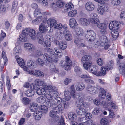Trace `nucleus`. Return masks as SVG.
Masks as SVG:
<instances>
[{
  "mask_svg": "<svg viewBox=\"0 0 125 125\" xmlns=\"http://www.w3.org/2000/svg\"><path fill=\"white\" fill-rule=\"evenodd\" d=\"M87 92L91 94H94L97 93L98 90L100 89V90L99 95L100 99H104L105 97L106 92L104 89L99 86L96 85V86L91 85H88L86 88Z\"/></svg>",
  "mask_w": 125,
  "mask_h": 125,
  "instance_id": "f257e3e1",
  "label": "nucleus"
},
{
  "mask_svg": "<svg viewBox=\"0 0 125 125\" xmlns=\"http://www.w3.org/2000/svg\"><path fill=\"white\" fill-rule=\"evenodd\" d=\"M53 101L55 103L52 105V107H54L56 110V112L59 113L60 111H62L63 109V106L61 103L62 99L59 97H57L54 98Z\"/></svg>",
  "mask_w": 125,
  "mask_h": 125,
  "instance_id": "f03ea898",
  "label": "nucleus"
},
{
  "mask_svg": "<svg viewBox=\"0 0 125 125\" xmlns=\"http://www.w3.org/2000/svg\"><path fill=\"white\" fill-rule=\"evenodd\" d=\"M72 62L68 56H66L64 61H61L60 63V65L63 67L65 70H69L72 64Z\"/></svg>",
  "mask_w": 125,
  "mask_h": 125,
  "instance_id": "7ed1b4c3",
  "label": "nucleus"
},
{
  "mask_svg": "<svg viewBox=\"0 0 125 125\" xmlns=\"http://www.w3.org/2000/svg\"><path fill=\"white\" fill-rule=\"evenodd\" d=\"M86 37L87 39L89 38L88 40V42L92 44L93 42L94 43V41H95V37L96 34L95 32L93 31L90 30L87 31L85 33Z\"/></svg>",
  "mask_w": 125,
  "mask_h": 125,
  "instance_id": "20e7f679",
  "label": "nucleus"
},
{
  "mask_svg": "<svg viewBox=\"0 0 125 125\" xmlns=\"http://www.w3.org/2000/svg\"><path fill=\"white\" fill-rule=\"evenodd\" d=\"M46 50L53 58L54 55L55 56L57 55L61 56L62 55V53L61 52H59L58 48H54V50L51 48H47Z\"/></svg>",
  "mask_w": 125,
  "mask_h": 125,
  "instance_id": "39448f33",
  "label": "nucleus"
},
{
  "mask_svg": "<svg viewBox=\"0 0 125 125\" xmlns=\"http://www.w3.org/2000/svg\"><path fill=\"white\" fill-rule=\"evenodd\" d=\"M119 24L120 23L117 21H113L109 24V29L112 30H117L120 27Z\"/></svg>",
  "mask_w": 125,
  "mask_h": 125,
  "instance_id": "423d86ee",
  "label": "nucleus"
},
{
  "mask_svg": "<svg viewBox=\"0 0 125 125\" xmlns=\"http://www.w3.org/2000/svg\"><path fill=\"white\" fill-rule=\"evenodd\" d=\"M108 9L106 5L104 4L99 7L97 9V11L99 14L103 15L104 14L105 11H108Z\"/></svg>",
  "mask_w": 125,
  "mask_h": 125,
  "instance_id": "0eeeda50",
  "label": "nucleus"
},
{
  "mask_svg": "<svg viewBox=\"0 0 125 125\" xmlns=\"http://www.w3.org/2000/svg\"><path fill=\"white\" fill-rule=\"evenodd\" d=\"M24 45L25 49L29 52H31L34 50L35 47L30 43H25Z\"/></svg>",
  "mask_w": 125,
  "mask_h": 125,
  "instance_id": "6e6552de",
  "label": "nucleus"
},
{
  "mask_svg": "<svg viewBox=\"0 0 125 125\" xmlns=\"http://www.w3.org/2000/svg\"><path fill=\"white\" fill-rule=\"evenodd\" d=\"M108 42V39L106 36L105 35H102L99 38L98 44H99L100 43V45H101V44H104V43H106ZM98 44V43L97 44L94 43L95 45Z\"/></svg>",
  "mask_w": 125,
  "mask_h": 125,
  "instance_id": "1a4fd4ad",
  "label": "nucleus"
},
{
  "mask_svg": "<svg viewBox=\"0 0 125 125\" xmlns=\"http://www.w3.org/2000/svg\"><path fill=\"white\" fill-rule=\"evenodd\" d=\"M85 7L87 11H91L94 10V5L93 3L89 2L86 4Z\"/></svg>",
  "mask_w": 125,
  "mask_h": 125,
  "instance_id": "9d476101",
  "label": "nucleus"
},
{
  "mask_svg": "<svg viewBox=\"0 0 125 125\" xmlns=\"http://www.w3.org/2000/svg\"><path fill=\"white\" fill-rule=\"evenodd\" d=\"M76 89L77 91H81L84 88L85 85L81 82H77L75 84Z\"/></svg>",
  "mask_w": 125,
  "mask_h": 125,
  "instance_id": "9b49d317",
  "label": "nucleus"
},
{
  "mask_svg": "<svg viewBox=\"0 0 125 125\" xmlns=\"http://www.w3.org/2000/svg\"><path fill=\"white\" fill-rule=\"evenodd\" d=\"M87 111V110L82 107L78 108L76 109L77 114L80 115H84Z\"/></svg>",
  "mask_w": 125,
  "mask_h": 125,
  "instance_id": "f8f14e48",
  "label": "nucleus"
},
{
  "mask_svg": "<svg viewBox=\"0 0 125 125\" xmlns=\"http://www.w3.org/2000/svg\"><path fill=\"white\" fill-rule=\"evenodd\" d=\"M119 71L120 73L124 75L125 77V62L121 63L120 65Z\"/></svg>",
  "mask_w": 125,
  "mask_h": 125,
  "instance_id": "ddd939ff",
  "label": "nucleus"
},
{
  "mask_svg": "<svg viewBox=\"0 0 125 125\" xmlns=\"http://www.w3.org/2000/svg\"><path fill=\"white\" fill-rule=\"evenodd\" d=\"M114 64V62L113 61L111 60L108 61L107 62L105 66H104L105 69L107 71L111 70L113 68V66Z\"/></svg>",
  "mask_w": 125,
  "mask_h": 125,
  "instance_id": "4468645a",
  "label": "nucleus"
},
{
  "mask_svg": "<svg viewBox=\"0 0 125 125\" xmlns=\"http://www.w3.org/2000/svg\"><path fill=\"white\" fill-rule=\"evenodd\" d=\"M36 88L35 86H33V89L35 90H37L36 92L37 94L39 95L45 94V91L44 88H42L37 87L36 88Z\"/></svg>",
  "mask_w": 125,
  "mask_h": 125,
  "instance_id": "2eb2a0df",
  "label": "nucleus"
},
{
  "mask_svg": "<svg viewBox=\"0 0 125 125\" xmlns=\"http://www.w3.org/2000/svg\"><path fill=\"white\" fill-rule=\"evenodd\" d=\"M92 57L90 55H86L83 56L81 59V61L83 62H91Z\"/></svg>",
  "mask_w": 125,
  "mask_h": 125,
  "instance_id": "dca6fc26",
  "label": "nucleus"
},
{
  "mask_svg": "<svg viewBox=\"0 0 125 125\" xmlns=\"http://www.w3.org/2000/svg\"><path fill=\"white\" fill-rule=\"evenodd\" d=\"M83 63V66L84 68L86 70H89L91 67H93L92 62H85Z\"/></svg>",
  "mask_w": 125,
  "mask_h": 125,
  "instance_id": "f3484780",
  "label": "nucleus"
},
{
  "mask_svg": "<svg viewBox=\"0 0 125 125\" xmlns=\"http://www.w3.org/2000/svg\"><path fill=\"white\" fill-rule=\"evenodd\" d=\"M69 22L70 27L73 28H75L77 24L75 19L73 18L70 19Z\"/></svg>",
  "mask_w": 125,
  "mask_h": 125,
  "instance_id": "a211bd4d",
  "label": "nucleus"
},
{
  "mask_svg": "<svg viewBox=\"0 0 125 125\" xmlns=\"http://www.w3.org/2000/svg\"><path fill=\"white\" fill-rule=\"evenodd\" d=\"M29 35L31 39L35 40L36 39V33L35 31L33 29H30Z\"/></svg>",
  "mask_w": 125,
  "mask_h": 125,
  "instance_id": "6ab92c4d",
  "label": "nucleus"
},
{
  "mask_svg": "<svg viewBox=\"0 0 125 125\" xmlns=\"http://www.w3.org/2000/svg\"><path fill=\"white\" fill-rule=\"evenodd\" d=\"M27 66L29 68L31 69H34L37 66L36 64L31 61H29L28 62Z\"/></svg>",
  "mask_w": 125,
  "mask_h": 125,
  "instance_id": "aec40b11",
  "label": "nucleus"
},
{
  "mask_svg": "<svg viewBox=\"0 0 125 125\" xmlns=\"http://www.w3.org/2000/svg\"><path fill=\"white\" fill-rule=\"evenodd\" d=\"M42 113L40 111H37L33 113V115L35 117V119L37 120L40 119L42 116Z\"/></svg>",
  "mask_w": 125,
  "mask_h": 125,
  "instance_id": "412c9836",
  "label": "nucleus"
},
{
  "mask_svg": "<svg viewBox=\"0 0 125 125\" xmlns=\"http://www.w3.org/2000/svg\"><path fill=\"white\" fill-rule=\"evenodd\" d=\"M47 23L50 26L53 27L56 24L57 22L56 21L55 19L53 18H50L48 20Z\"/></svg>",
  "mask_w": 125,
  "mask_h": 125,
  "instance_id": "4be33fe9",
  "label": "nucleus"
},
{
  "mask_svg": "<svg viewBox=\"0 0 125 125\" xmlns=\"http://www.w3.org/2000/svg\"><path fill=\"white\" fill-rule=\"evenodd\" d=\"M104 66H102L101 68V71L98 72L97 76H101L102 75H104L106 74V71Z\"/></svg>",
  "mask_w": 125,
  "mask_h": 125,
  "instance_id": "5701e85b",
  "label": "nucleus"
},
{
  "mask_svg": "<svg viewBox=\"0 0 125 125\" xmlns=\"http://www.w3.org/2000/svg\"><path fill=\"white\" fill-rule=\"evenodd\" d=\"M42 14L41 13L40 10L38 8L35 9L34 14V15L35 17H37L41 19L42 16H41Z\"/></svg>",
  "mask_w": 125,
  "mask_h": 125,
  "instance_id": "b1692460",
  "label": "nucleus"
},
{
  "mask_svg": "<svg viewBox=\"0 0 125 125\" xmlns=\"http://www.w3.org/2000/svg\"><path fill=\"white\" fill-rule=\"evenodd\" d=\"M67 46V43L65 41H61L59 45V47L62 50H64L66 49Z\"/></svg>",
  "mask_w": 125,
  "mask_h": 125,
  "instance_id": "393cba45",
  "label": "nucleus"
},
{
  "mask_svg": "<svg viewBox=\"0 0 125 125\" xmlns=\"http://www.w3.org/2000/svg\"><path fill=\"white\" fill-rule=\"evenodd\" d=\"M14 53L16 54H21V47L19 46H16L13 50Z\"/></svg>",
  "mask_w": 125,
  "mask_h": 125,
  "instance_id": "a878e982",
  "label": "nucleus"
},
{
  "mask_svg": "<svg viewBox=\"0 0 125 125\" xmlns=\"http://www.w3.org/2000/svg\"><path fill=\"white\" fill-rule=\"evenodd\" d=\"M39 30L41 33H44L47 30L46 27L44 23H41L39 27Z\"/></svg>",
  "mask_w": 125,
  "mask_h": 125,
  "instance_id": "bb28decb",
  "label": "nucleus"
},
{
  "mask_svg": "<svg viewBox=\"0 0 125 125\" xmlns=\"http://www.w3.org/2000/svg\"><path fill=\"white\" fill-rule=\"evenodd\" d=\"M64 95L65 96V99L67 101L70 100L71 97V93L68 91H65L64 92Z\"/></svg>",
  "mask_w": 125,
  "mask_h": 125,
  "instance_id": "cd10ccee",
  "label": "nucleus"
},
{
  "mask_svg": "<svg viewBox=\"0 0 125 125\" xmlns=\"http://www.w3.org/2000/svg\"><path fill=\"white\" fill-rule=\"evenodd\" d=\"M75 31L76 34L78 36H81L83 35V30L80 28H77Z\"/></svg>",
  "mask_w": 125,
  "mask_h": 125,
  "instance_id": "c85d7f7f",
  "label": "nucleus"
},
{
  "mask_svg": "<svg viewBox=\"0 0 125 125\" xmlns=\"http://www.w3.org/2000/svg\"><path fill=\"white\" fill-rule=\"evenodd\" d=\"M25 95L28 97H31L34 95V92L31 90H28L25 92Z\"/></svg>",
  "mask_w": 125,
  "mask_h": 125,
  "instance_id": "c756f323",
  "label": "nucleus"
},
{
  "mask_svg": "<svg viewBox=\"0 0 125 125\" xmlns=\"http://www.w3.org/2000/svg\"><path fill=\"white\" fill-rule=\"evenodd\" d=\"M38 107L39 106L36 103H32L30 107V110L32 112H34L37 110Z\"/></svg>",
  "mask_w": 125,
  "mask_h": 125,
  "instance_id": "7c9ffc66",
  "label": "nucleus"
},
{
  "mask_svg": "<svg viewBox=\"0 0 125 125\" xmlns=\"http://www.w3.org/2000/svg\"><path fill=\"white\" fill-rule=\"evenodd\" d=\"M93 67H91V69H90L89 70V71L90 72L97 76L98 72L97 71V67L96 66L94 67V65H93Z\"/></svg>",
  "mask_w": 125,
  "mask_h": 125,
  "instance_id": "2f4dec72",
  "label": "nucleus"
},
{
  "mask_svg": "<svg viewBox=\"0 0 125 125\" xmlns=\"http://www.w3.org/2000/svg\"><path fill=\"white\" fill-rule=\"evenodd\" d=\"M39 110L42 113H44L47 112L48 110V108L47 106L44 105H42L40 106Z\"/></svg>",
  "mask_w": 125,
  "mask_h": 125,
  "instance_id": "473e14b6",
  "label": "nucleus"
},
{
  "mask_svg": "<svg viewBox=\"0 0 125 125\" xmlns=\"http://www.w3.org/2000/svg\"><path fill=\"white\" fill-rule=\"evenodd\" d=\"M76 115L73 113H70L68 114V117L69 120L71 121L76 119Z\"/></svg>",
  "mask_w": 125,
  "mask_h": 125,
  "instance_id": "72a5a7b5",
  "label": "nucleus"
},
{
  "mask_svg": "<svg viewBox=\"0 0 125 125\" xmlns=\"http://www.w3.org/2000/svg\"><path fill=\"white\" fill-rule=\"evenodd\" d=\"M31 101L30 99L26 97H24L21 99V102L24 105L29 104Z\"/></svg>",
  "mask_w": 125,
  "mask_h": 125,
  "instance_id": "f704fd0d",
  "label": "nucleus"
},
{
  "mask_svg": "<svg viewBox=\"0 0 125 125\" xmlns=\"http://www.w3.org/2000/svg\"><path fill=\"white\" fill-rule=\"evenodd\" d=\"M37 100L38 103L43 104L45 102L46 100L45 97L41 96L37 98Z\"/></svg>",
  "mask_w": 125,
  "mask_h": 125,
  "instance_id": "c9c22d12",
  "label": "nucleus"
},
{
  "mask_svg": "<svg viewBox=\"0 0 125 125\" xmlns=\"http://www.w3.org/2000/svg\"><path fill=\"white\" fill-rule=\"evenodd\" d=\"M81 23L83 26H87L89 23L88 21L86 19L84 18L81 19Z\"/></svg>",
  "mask_w": 125,
  "mask_h": 125,
  "instance_id": "e433bc0d",
  "label": "nucleus"
},
{
  "mask_svg": "<svg viewBox=\"0 0 125 125\" xmlns=\"http://www.w3.org/2000/svg\"><path fill=\"white\" fill-rule=\"evenodd\" d=\"M52 109L53 110H52L50 111V117H53L55 116H56V115L58 114V113L56 111V109L54 107H52Z\"/></svg>",
  "mask_w": 125,
  "mask_h": 125,
  "instance_id": "4c0bfd02",
  "label": "nucleus"
},
{
  "mask_svg": "<svg viewBox=\"0 0 125 125\" xmlns=\"http://www.w3.org/2000/svg\"><path fill=\"white\" fill-rule=\"evenodd\" d=\"M73 7L74 6L73 4L72 3L70 2L66 4L64 9L67 10V11H69V10L73 9Z\"/></svg>",
  "mask_w": 125,
  "mask_h": 125,
  "instance_id": "58836bf2",
  "label": "nucleus"
},
{
  "mask_svg": "<svg viewBox=\"0 0 125 125\" xmlns=\"http://www.w3.org/2000/svg\"><path fill=\"white\" fill-rule=\"evenodd\" d=\"M17 61L19 65L21 67H23L24 65V61L22 59L20 58L17 59Z\"/></svg>",
  "mask_w": 125,
  "mask_h": 125,
  "instance_id": "ea45409f",
  "label": "nucleus"
},
{
  "mask_svg": "<svg viewBox=\"0 0 125 125\" xmlns=\"http://www.w3.org/2000/svg\"><path fill=\"white\" fill-rule=\"evenodd\" d=\"M34 75L36 77L43 76L44 74L43 72L41 71L35 70Z\"/></svg>",
  "mask_w": 125,
  "mask_h": 125,
  "instance_id": "a19ab883",
  "label": "nucleus"
},
{
  "mask_svg": "<svg viewBox=\"0 0 125 125\" xmlns=\"http://www.w3.org/2000/svg\"><path fill=\"white\" fill-rule=\"evenodd\" d=\"M51 94L52 96V97H53V100L54 98H55V97H56L58 94V93L56 90H52V91H50Z\"/></svg>",
  "mask_w": 125,
  "mask_h": 125,
  "instance_id": "79ce46f5",
  "label": "nucleus"
},
{
  "mask_svg": "<svg viewBox=\"0 0 125 125\" xmlns=\"http://www.w3.org/2000/svg\"><path fill=\"white\" fill-rule=\"evenodd\" d=\"M116 30H112L111 31V33L112 35V37L115 38L118 37L119 35L118 32Z\"/></svg>",
  "mask_w": 125,
  "mask_h": 125,
  "instance_id": "37998d69",
  "label": "nucleus"
},
{
  "mask_svg": "<svg viewBox=\"0 0 125 125\" xmlns=\"http://www.w3.org/2000/svg\"><path fill=\"white\" fill-rule=\"evenodd\" d=\"M35 83L39 85L44 86V82L40 79H36L35 80Z\"/></svg>",
  "mask_w": 125,
  "mask_h": 125,
  "instance_id": "c03bdc74",
  "label": "nucleus"
},
{
  "mask_svg": "<svg viewBox=\"0 0 125 125\" xmlns=\"http://www.w3.org/2000/svg\"><path fill=\"white\" fill-rule=\"evenodd\" d=\"M51 55L49 56L47 53H45L43 55V57L44 58L47 60L49 62H51L52 59V56H51Z\"/></svg>",
  "mask_w": 125,
  "mask_h": 125,
  "instance_id": "a18cd8bd",
  "label": "nucleus"
},
{
  "mask_svg": "<svg viewBox=\"0 0 125 125\" xmlns=\"http://www.w3.org/2000/svg\"><path fill=\"white\" fill-rule=\"evenodd\" d=\"M20 40L22 42H25L27 41V37L26 36L21 34L19 36Z\"/></svg>",
  "mask_w": 125,
  "mask_h": 125,
  "instance_id": "49530a36",
  "label": "nucleus"
},
{
  "mask_svg": "<svg viewBox=\"0 0 125 125\" xmlns=\"http://www.w3.org/2000/svg\"><path fill=\"white\" fill-rule=\"evenodd\" d=\"M35 52H36V54L34 55V57H38L39 56H41L42 55V53L40 50H38L34 49Z\"/></svg>",
  "mask_w": 125,
  "mask_h": 125,
  "instance_id": "de8ad7c7",
  "label": "nucleus"
},
{
  "mask_svg": "<svg viewBox=\"0 0 125 125\" xmlns=\"http://www.w3.org/2000/svg\"><path fill=\"white\" fill-rule=\"evenodd\" d=\"M55 37L57 39L62 40L63 38V35L62 32H58L55 34Z\"/></svg>",
  "mask_w": 125,
  "mask_h": 125,
  "instance_id": "09e8293b",
  "label": "nucleus"
},
{
  "mask_svg": "<svg viewBox=\"0 0 125 125\" xmlns=\"http://www.w3.org/2000/svg\"><path fill=\"white\" fill-rule=\"evenodd\" d=\"M77 11L76 10H73L68 13V15L70 17H73L75 16L77 13Z\"/></svg>",
  "mask_w": 125,
  "mask_h": 125,
  "instance_id": "8fccbe9b",
  "label": "nucleus"
},
{
  "mask_svg": "<svg viewBox=\"0 0 125 125\" xmlns=\"http://www.w3.org/2000/svg\"><path fill=\"white\" fill-rule=\"evenodd\" d=\"M120 0H112L111 3L112 5L116 6L120 4Z\"/></svg>",
  "mask_w": 125,
  "mask_h": 125,
  "instance_id": "3c124183",
  "label": "nucleus"
},
{
  "mask_svg": "<svg viewBox=\"0 0 125 125\" xmlns=\"http://www.w3.org/2000/svg\"><path fill=\"white\" fill-rule=\"evenodd\" d=\"M30 29L26 28L23 30L22 31V34L25 36H27L29 34Z\"/></svg>",
  "mask_w": 125,
  "mask_h": 125,
  "instance_id": "603ef678",
  "label": "nucleus"
},
{
  "mask_svg": "<svg viewBox=\"0 0 125 125\" xmlns=\"http://www.w3.org/2000/svg\"><path fill=\"white\" fill-rule=\"evenodd\" d=\"M63 103L65 109H67L68 108L70 104V102L68 101H63Z\"/></svg>",
  "mask_w": 125,
  "mask_h": 125,
  "instance_id": "864d4df0",
  "label": "nucleus"
},
{
  "mask_svg": "<svg viewBox=\"0 0 125 125\" xmlns=\"http://www.w3.org/2000/svg\"><path fill=\"white\" fill-rule=\"evenodd\" d=\"M18 5V2L16 1H14L12 3V11L14 12L16 8Z\"/></svg>",
  "mask_w": 125,
  "mask_h": 125,
  "instance_id": "5fc2aeb1",
  "label": "nucleus"
},
{
  "mask_svg": "<svg viewBox=\"0 0 125 125\" xmlns=\"http://www.w3.org/2000/svg\"><path fill=\"white\" fill-rule=\"evenodd\" d=\"M52 100H49L46 102V105L48 107L50 108L51 107V108L52 109V106L53 104V103H54V101H53L52 103Z\"/></svg>",
  "mask_w": 125,
  "mask_h": 125,
  "instance_id": "6e6d98bb",
  "label": "nucleus"
},
{
  "mask_svg": "<svg viewBox=\"0 0 125 125\" xmlns=\"http://www.w3.org/2000/svg\"><path fill=\"white\" fill-rule=\"evenodd\" d=\"M97 26L98 27L101 29V30L107 28L106 25L104 23L98 24H97Z\"/></svg>",
  "mask_w": 125,
  "mask_h": 125,
  "instance_id": "4d7b16f0",
  "label": "nucleus"
},
{
  "mask_svg": "<svg viewBox=\"0 0 125 125\" xmlns=\"http://www.w3.org/2000/svg\"><path fill=\"white\" fill-rule=\"evenodd\" d=\"M64 5V3L63 1L62 0H58L56 3V5L59 7H62Z\"/></svg>",
  "mask_w": 125,
  "mask_h": 125,
  "instance_id": "13d9d810",
  "label": "nucleus"
},
{
  "mask_svg": "<svg viewBox=\"0 0 125 125\" xmlns=\"http://www.w3.org/2000/svg\"><path fill=\"white\" fill-rule=\"evenodd\" d=\"M2 58L4 60V65H5V64L6 63V62L8 60L7 57L6 56V53L4 51H2Z\"/></svg>",
  "mask_w": 125,
  "mask_h": 125,
  "instance_id": "bf43d9fd",
  "label": "nucleus"
},
{
  "mask_svg": "<svg viewBox=\"0 0 125 125\" xmlns=\"http://www.w3.org/2000/svg\"><path fill=\"white\" fill-rule=\"evenodd\" d=\"M100 123L102 125H106L108 123V121L106 119L103 118L101 119Z\"/></svg>",
  "mask_w": 125,
  "mask_h": 125,
  "instance_id": "052dcab7",
  "label": "nucleus"
},
{
  "mask_svg": "<svg viewBox=\"0 0 125 125\" xmlns=\"http://www.w3.org/2000/svg\"><path fill=\"white\" fill-rule=\"evenodd\" d=\"M50 68L52 72H54L55 73H57L58 72L57 69L55 67L54 65L53 64L50 65Z\"/></svg>",
  "mask_w": 125,
  "mask_h": 125,
  "instance_id": "680f3d73",
  "label": "nucleus"
},
{
  "mask_svg": "<svg viewBox=\"0 0 125 125\" xmlns=\"http://www.w3.org/2000/svg\"><path fill=\"white\" fill-rule=\"evenodd\" d=\"M65 37L66 40L67 41H70L72 39V36L70 33L66 34Z\"/></svg>",
  "mask_w": 125,
  "mask_h": 125,
  "instance_id": "e2e57ef3",
  "label": "nucleus"
},
{
  "mask_svg": "<svg viewBox=\"0 0 125 125\" xmlns=\"http://www.w3.org/2000/svg\"><path fill=\"white\" fill-rule=\"evenodd\" d=\"M93 20H90V22L93 24H99V21L98 19L96 18Z\"/></svg>",
  "mask_w": 125,
  "mask_h": 125,
  "instance_id": "0e129e2a",
  "label": "nucleus"
},
{
  "mask_svg": "<svg viewBox=\"0 0 125 125\" xmlns=\"http://www.w3.org/2000/svg\"><path fill=\"white\" fill-rule=\"evenodd\" d=\"M50 94H45V96L48 100H51L53 99V97L51 94L50 91Z\"/></svg>",
  "mask_w": 125,
  "mask_h": 125,
  "instance_id": "69168bd1",
  "label": "nucleus"
},
{
  "mask_svg": "<svg viewBox=\"0 0 125 125\" xmlns=\"http://www.w3.org/2000/svg\"><path fill=\"white\" fill-rule=\"evenodd\" d=\"M36 62L38 65L42 66L43 65L44 63L43 60L40 58H38L37 59Z\"/></svg>",
  "mask_w": 125,
  "mask_h": 125,
  "instance_id": "338daca9",
  "label": "nucleus"
},
{
  "mask_svg": "<svg viewBox=\"0 0 125 125\" xmlns=\"http://www.w3.org/2000/svg\"><path fill=\"white\" fill-rule=\"evenodd\" d=\"M111 106L114 109H117L118 107L115 101H112L110 104Z\"/></svg>",
  "mask_w": 125,
  "mask_h": 125,
  "instance_id": "774afa93",
  "label": "nucleus"
}]
</instances>
